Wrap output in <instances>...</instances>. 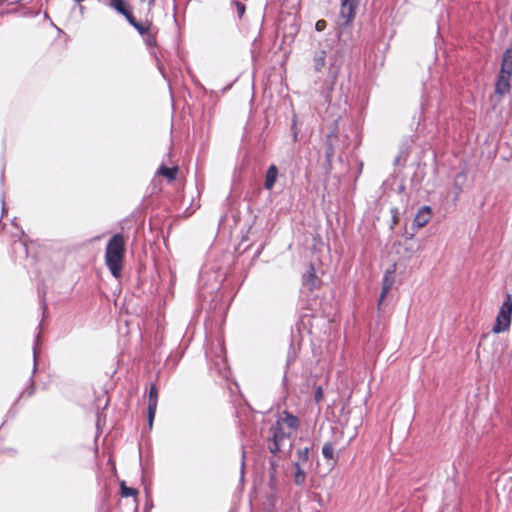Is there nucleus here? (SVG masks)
<instances>
[{"label": "nucleus", "mask_w": 512, "mask_h": 512, "mask_svg": "<svg viewBox=\"0 0 512 512\" xmlns=\"http://www.w3.org/2000/svg\"><path fill=\"white\" fill-rule=\"evenodd\" d=\"M124 16H125V18L127 19V21H128L132 26H134V25L137 23L136 19L134 18V16L132 15V13H131L130 11H127V12H126V15H124Z\"/></svg>", "instance_id": "23"}, {"label": "nucleus", "mask_w": 512, "mask_h": 512, "mask_svg": "<svg viewBox=\"0 0 512 512\" xmlns=\"http://www.w3.org/2000/svg\"><path fill=\"white\" fill-rule=\"evenodd\" d=\"M120 487L123 497H134L136 499L138 492L135 488L127 487L124 481L121 482Z\"/></svg>", "instance_id": "14"}, {"label": "nucleus", "mask_w": 512, "mask_h": 512, "mask_svg": "<svg viewBox=\"0 0 512 512\" xmlns=\"http://www.w3.org/2000/svg\"><path fill=\"white\" fill-rule=\"evenodd\" d=\"M322 398V389L321 387H318L316 393H315V400L319 402Z\"/></svg>", "instance_id": "25"}, {"label": "nucleus", "mask_w": 512, "mask_h": 512, "mask_svg": "<svg viewBox=\"0 0 512 512\" xmlns=\"http://www.w3.org/2000/svg\"><path fill=\"white\" fill-rule=\"evenodd\" d=\"M298 454V459L300 462L302 463H306L309 459V449L308 448H304V449H301L297 452Z\"/></svg>", "instance_id": "17"}, {"label": "nucleus", "mask_w": 512, "mask_h": 512, "mask_svg": "<svg viewBox=\"0 0 512 512\" xmlns=\"http://www.w3.org/2000/svg\"><path fill=\"white\" fill-rule=\"evenodd\" d=\"M156 409H157V407L154 406V404L152 406H148V423H149V428H152V424H153V420H154V417H155Z\"/></svg>", "instance_id": "18"}, {"label": "nucleus", "mask_w": 512, "mask_h": 512, "mask_svg": "<svg viewBox=\"0 0 512 512\" xmlns=\"http://www.w3.org/2000/svg\"><path fill=\"white\" fill-rule=\"evenodd\" d=\"M322 455L327 460L334 459V447L332 443L327 442L322 447Z\"/></svg>", "instance_id": "15"}, {"label": "nucleus", "mask_w": 512, "mask_h": 512, "mask_svg": "<svg viewBox=\"0 0 512 512\" xmlns=\"http://www.w3.org/2000/svg\"><path fill=\"white\" fill-rule=\"evenodd\" d=\"M277 177H278V168L275 165H270L266 172L264 187L267 190H271L275 185Z\"/></svg>", "instance_id": "7"}, {"label": "nucleus", "mask_w": 512, "mask_h": 512, "mask_svg": "<svg viewBox=\"0 0 512 512\" xmlns=\"http://www.w3.org/2000/svg\"><path fill=\"white\" fill-rule=\"evenodd\" d=\"M2 210L3 211L5 210V201H4V199H2Z\"/></svg>", "instance_id": "27"}, {"label": "nucleus", "mask_w": 512, "mask_h": 512, "mask_svg": "<svg viewBox=\"0 0 512 512\" xmlns=\"http://www.w3.org/2000/svg\"><path fill=\"white\" fill-rule=\"evenodd\" d=\"M237 13L239 17H242L245 13V5L241 2H236Z\"/></svg>", "instance_id": "22"}, {"label": "nucleus", "mask_w": 512, "mask_h": 512, "mask_svg": "<svg viewBox=\"0 0 512 512\" xmlns=\"http://www.w3.org/2000/svg\"><path fill=\"white\" fill-rule=\"evenodd\" d=\"M327 24H326V21L325 20H318L315 24V29L317 31H323L325 30Z\"/></svg>", "instance_id": "20"}, {"label": "nucleus", "mask_w": 512, "mask_h": 512, "mask_svg": "<svg viewBox=\"0 0 512 512\" xmlns=\"http://www.w3.org/2000/svg\"><path fill=\"white\" fill-rule=\"evenodd\" d=\"M300 425L298 417L292 415L288 411L278 414L275 423L270 428L269 450L271 453H278L285 442L289 439Z\"/></svg>", "instance_id": "1"}, {"label": "nucleus", "mask_w": 512, "mask_h": 512, "mask_svg": "<svg viewBox=\"0 0 512 512\" xmlns=\"http://www.w3.org/2000/svg\"><path fill=\"white\" fill-rule=\"evenodd\" d=\"M340 22L341 26H347L355 17V9L359 0H340Z\"/></svg>", "instance_id": "5"}, {"label": "nucleus", "mask_w": 512, "mask_h": 512, "mask_svg": "<svg viewBox=\"0 0 512 512\" xmlns=\"http://www.w3.org/2000/svg\"><path fill=\"white\" fill-rule=\"evenodd\" d=\"M303 284L309 289H312L316 284L315 269L311 265L307 273L303 276Z\"/></svg>", "instance_id": "10"}, {"label": "nucleus", "mask_w": 512, "mask_h": 512, "mask_svg": "<svg viewBox=\"0 0 512 512\" xmlns=\"http://www.w3.org/2000/svg\"><path fill=\"white\" fill-rule=\"evenodd\" d=\"M42 308L45 309L46 308V304H45V301L42 300Z\"/></svg>", "instance_id": "28"}, {"label": "nucleus", "mask_w": 512, "mask_h": 512, "mask_svg": "<svg viewBox=\"0 0 512 512\" xmlns=\"http://www.w3.org/2000/svg\"><path fill=\"white\" fill-rule=\"evenodd\" d=\"M244 468H245V451H242V463H241V474H244Z\"/></svg>", "instance_id": "26"}, {"label": "nucleus", "mask_w": 512, "mask_h": 512, "mask_svg": "<svg viewBox=\"0 0 512 512\" xmlns=\"http://www.w3.org/2000/svg\"><path fill=\"white\" fill-rule=\"evenodd\" d=\"M124 255V238L122 234L117 233L108 241L105 250V263L115 278H119L121 276Z\"/></svg>", "instance_id": "2"}, {"label": "nucleus", "mask_w": 512, "mask_h": 512, "mask_svg": "<svg viewBox=\"0 0 512 512\" xmlns=\"http://www.w3.org/2000/svg\"><path fill=\"white\" fill-rule=\"evenodd\" d=\"M431 218V209L429 206H423L419 209L417 212L414 221L413 226L417 229L424 227Z\"/></svg>", "instance_id": "6"}, {"label": "nucleus", "mask_w": 512, "mask_h": 512, "mask_svg": "<svg viewBox=\"0 0 512 512\" xmlns=\"http://www.w3.org/2000/svg\"><path fill=\"white\" fill-rule=\"evenodd\" d=\"M133 27L142 35L148 31L147 27H145L143 24L138 23V22Z\"/></svg>", "instance_id": "21"}, {"label": "nucleus", "mask_w": 512, "mask_h": 512, "mask_svg": "<svg viewBox=\"0 0 512 512\" xmlns=\"http://www.w3.org/2000/svg\"><path fill=\"white\" fill-rule=\"evenodd\" d=\"M512 316V295L507 294L502 303L493 326L494 333H501L510 327Z\"/></svg>", "instance_id": "4"}, {"label": "nucleus", "mask_w": 512, "mask_h": 512, "mask_svg": "<svg viewBox=\"0 0 512 512\" xmlns=\"http://www.w3.org/2000/svg\"><path fill=\"white\" fill-rule=\"evenodd\" d=\"M154 406L157 407L158 404V391L155 385H151L150 391H149V399H148V406Z\"/></svg>", "instance_id": "16"}, {"label": "nucleus", "mask_w": 512, "mask_h": 512, "mask_svg": "<svg viewBox=\"0 0 512 512\" xmlns=\"http://www.w3.org/2000/svg\"><path fill=\"white\" fill-rule=\"evenodd\" d=\"M219 351H220V353L223 352V347L221 345H219Z\"/></svg>", "instance_id": "29"}, {"label": "nucleus", "mask_w": 512, "mask_h": 512, "mask_svg": "<svg viewBox=\"0 0 512 512\" xmlns=\"http://www.w3.org/2000/svg\"><path fill=\"white\" fill-rule=\"evenodd\" d=\"M394 271H387L383 278L382 291L380 295V302L386 297L387 293L391 289L394 283Z\"/></svg>", "instance_id": "8"}, {"label": "nucleus", "mask_w": 512, "mask_h": 512, "mask_svg": "<svg viewBox=\"0 0 512 512\" xmlns=\"http://www.w3.org/2000/svg\"><path fill=\"white\" fill-rule=\"evenodd\" d=\"M40 339V333L36 337V341L33 347V356H34V370L36 369V358H37V346Z\"/></svg>", "instance_id": "19"}, {"label": "nucleus", "mask_w": 512, "mask_h": 512, "mask_svg": "<svg viewBox=\"0 0 512 512\" xmlns=\"http://www.w3.org/2000/svg\"><path fill=\"white\" fill-rule=\"evenodd\" d=\"M512 76V47L505 50L502 56L501 69L498 74L497 82L495 84V93L503 96L507 94L510 89V79Z\"/></svg>", "instance_id": "3"}, {"label": "nucleus", "mask_w": 512, "mask_h": 512, "mask_svg": "<svg viewBox=\"0 0 512 512\" xmlns=\"http://www.w3.org/2000/svg\"><path fill=\"white\" fill-rule=\"evenodd\" d=\"M295 466V473H294V483L297 485V486H302L304 483H305V480H306V473L305 471L301 468L300 466V463L299 462H296L294 464Z\"/></svg>", "instance_id": "9"}, {"label": "nucleus", "mask_w": 512, "mask_h": 512, "mask_svg": "<svg viewBox=\"0 0 512 512\" xmlns=\"http://www.w3.org/2000/svg\"><path fill=\"white\" fill-rule=\"evenodd\" d=\"M75 1H76V2H78V3H80V2H82L83 0H75Z\"/></svg>", "instance_id": "30"}, {"label": "nucleus", "mask_w": 512, "mask_h": 512, "mask_svg": "<svg viewBox=\"0 0 512 512\" xmlns=\"http://www.w3.org/2000/svg\"><path fill=\"white\" fill-rule=\"evenodd\" d=\"M313 62L315 70L320 71L325 66L326 63V52L324 50H321L315 53Z\"/></svg>", "instance_id": "11"}, {"label": "nucleus", "mask_w": 512, "mask_h": 512, "mask_svg": "<svg viewBox=\"0 0 512 512\" xmlns=\"http://www.w3.org/2000/svg\"><path fill=\"white\" fill-rule=\"evenodd\" d=\"M215 364H216L217 366H219V367H221V365H222L223 367H225V359H224V357H222L220 354H219V355H217V360H216Z\"/></svg>", "instance_id": "24"}, {"label": "nucleus", "mask_w": 512, "mask_h": 512, "mask_svg": "<svg viewBox=\"0 0 512 512\" xmlns=\"http://www.w3.org/2000/svg\"><path fill=\"white\" fill-rule=\"evenodd\" d=\"M110 6L122 15H126V12L129 11L123 0H110Z\"/></svg>", "instance_id": "13"}, {"label": "nucleus", "mask_w": 512, "mask_h": 512, "mask_svg": "<svg viewBox=\"0 0 512 512\" xmlns=\"http://www.w3.org/2000/svg\"><path fill=\"white\" fill-rule=\"evenodd\" d=\"M177 172H178L177 167L168 168V167H165L164 165H162L158 169V174L166 177L169 180H174L177 176Z\"/></svg>", "instance_id": "12"}]
</instances>
